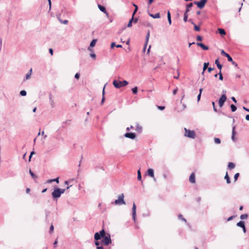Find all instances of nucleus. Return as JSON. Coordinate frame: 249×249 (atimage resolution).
<instances>
[{"label":"nucleus","mask_w":249,"mask_h":249,"mask_svg":"<svg viewBox=\"0 0 249 249\" xmlns=\"http://www.w3.org/2000/svg\"><path fill=\"white\" fill-rule=\"evenodd\" d=\"M65 189H59L56 188L52 193V197L53 199H57L60 197L61 195L65 191Z\"/></svg>","instance_id":"1"},{"label":"nucleus","mask_w":249,"mask_h":249,"mask_svg":"<svg viewBox=\"0 0 249 249\" xmlns=\"http://www.w3.org/2000/svg\"><path fill=\"white\" fill-rule=\"evenodd\" d=\"M128 84V82L126 80L120 81L117 80H114L113 81V86L117 89H120L122 87L126 86Z\"/></svg>","instance_id":"2"},{"label":"nucleus","mask_w":249,"mask_h":249,"mask_svg":"<svg viewBox=\"0 0 249 249\" xmlns=\"http://www.w3.org/2000/svg\"><path fill=\"white\" fill-rule=\"evenodd\" d=\"M111 204H115L117 205L125 204V202L124 200V195L123 194L119 195L118 199H116L114 202H111Z\"/></svg>","instance_id":"3"},{"label":"nucleus","mask_w":249,"mask_h":249,"mask_svg":"<svg viewBox=\"0 0 249 249\" xmlns=\"http://www.w3.org/2000/svg\"><path fill=\"white\" fill-rule=\"evenodd\" d=\"M184 136L186 137H188L191 139H195L196 134L194 130H190L189 129H187L186 128H184Z\"/></svg>","instance_id":"4"},{"label":"nucleus","mask_w":249,"mask_h":249,"mask_svg":"<svg viewBox=\"0 0 249 249\" xmlns=\"http://www.w3.org/2000/svg\"><path fill=\"white\" fill-rule=\"evenodd\" d=\"M102 243L106 246L108 245L109 244L111 243V240L110 238V236L109 234L103 237V239L102 240Z\"/></svg>","instance_id":"5"},{"label":"nucleus","mask_w":249,"mask_h":249,"mask_svg":"<svg viewBox=\"0 0 249 249\" xmlns=\"http://www.w3.org/2000/svg\"><path fill=\"white\" fill-rule=\"evenodd\" d=\"M227 100V97L225 94H223V95L220 97L218 100V104L220 107H222L224 105L225 102Z\"/></svg>","instance_id":"6"},{"label":"nucleus","mask_w":249,"mask_h":249,"mask_svg":"<svg viewBox=\"0 0 249 249\" xmlns=\"http://www.w3.org/2000/svg\"><path fill=\"white\" fill-rule=\"evenodd\" d=\"M207 0H201L199 1H195L194 3L197 5V7L199 8H203L205 4L206 3Z\"/></svg>","instance_id":"7"},{"label":"nucleus","mask_w":249,"mask_h":249,"mask_svg":"<svg viewBox=\"0 0 249 249\" xmlns=\"http://www.w3.org/2000/svg\"><path fill=\"white\" fill-rule=\"evenodd\" d=\"M132 218L134 220V222H136V205L134 203L133 204V207L132 209Z\"/></svg>","instance_id":"8"},{"label":"nucleus","mask_w":249,"mask_h":249,"mask_svg":"<svg viewBox=\"0 0 249 249\" xmlns=\"http://www.w3.org/2000/svg\"><path fill=\"white\" fill-rule=\"evenodd\" d=\"M124 136L131 139H134L136 138V134L132 132L126 133L124 134Z\"/></svg>","instance_id":"9"},{"label":"nucleus","mask_w":249,"mask_h":249,"mask_svg":"<svg viewBox=\"0 0 249 249\" xmlns=\"http://www.w3.org/2000/svg\"><path fill=\"white\" fill-rule=\"evenodd\" d=\"M221 53L222 55L227 57L229 61H232V58L231 57L228 53H226L224 50H222L221 51Z\"/></svg>","instance_id":"10"},{"label":"nucleus","mask_w":249,"mask_h":249,"mask_svg":"<svg viewBox=\"0 0 249 249\" xmlns=\"http://www.w3.org/2000/svg\"><path fill=\"white\" fill-rule=\"evenodd\" d=\"M149 37H150V33L148 31V33L146 34V36L145 42L144 46V47H143V51H145V50L146 49V46L147 45V43H148V41H149Z\"/></svg>","instance_id":"11"},{"label":"nucleus","mask_w":249,"mask_h":249,"mask_svg":"<svg viewBox=\"0 0 249 249\" xmlns=\"http://www.w3.org/2000/svg\"><path fill=\"white\" fill-rule=\"evenodd\" d=\"M147 173L148 176L152 178L155 181H156V178L154 176V170L152 169H149L147 170Z\"/></svg>","instance_id":"12"},{"label":"nucleus","mask_w":249,"mask_h":249,"mask_svg":"<svg viewBox=\"0 0 249 249\" xmlns=\"http://www.w3.org/2000/svg\"><path fill=\"white\" fill-rule=\"evenodd\" d=\"M98 7L101 11H102V12H104L105 14H106V15L107 17L108 16V13L107 12L106 8L104 6H103L100 4H98Z\"/></svg>","instance_id":"13"},{"label":"nucleus","mask_w":249,"mask_h":249,"mask_svg":"<svg viewBox=\"0 0 249 249\" xmlns=\"http://www.w3.org/2000/svg\"><path fill=\"white\" fill-rule=\"evenodd\" d=\"M189 181L192 183H194L196 182L195 175L194 173H192L189 177Z\"/></svg>","instance_id":"14"},{"label":"nucleus","mask_w":249,"mask_h":249,"mask_svg":"<svg viewBox=\"0 0 249 249\" xmlns=\"http://www.w3.org/2000/svg\"><path fill=\"white\" fill-rule=\"evenodd\" d=\"M235 129V126H233L232 127V136H231V140L233 142L236 141V139L235 138V135L236 134Z\"/></svg>","instance_id":"15"},{"label":"nucleus","mask_w":249,"mask_h":249,"mask_svg":"<svg viewBox=\"0 0 249 249\" xmlns=\"http://www.w3.org/2000/svg\"><path fill=\"white\" fill-rule=\"evenodd\" d=\"M196 45L198 46H199V47H201L202 48V49L204 50H208L209 49V48H208V46L204 45L202 43L197 42V43H196Z\"/></svg>","instance_id":"16"},{"label":"nucleus","mask_w":249,"mask_h":249,"mask_svg":"<svg viewBox=\"0 0 249 249\" xmlns=\"http://www.w3.org/2000/svg\"><path fill=\"white\" fill-rule=\"evenodd\" d=\"M32 72V69H30V70L26 74L25 78H24V81H25V80L30 79Z\"/></svg>","instance_id":"17"},{"label":"nucleus","mask_w":249,"mask_h":249,"mask_svg":"<svg viewBox=\"0 0 249 249\" xmlns=\"http://www.w3.org/2000/svg\"><path fill=\"white\" fill-rule=\"evenodd\" d=\"M49 102L52 107H53L54 106V102L53 99L52 95L51 94H49Z\"/></svg>","instance_id":"18"},{"label":"nucleus","mask_w":249,"mask_h":249,"mask_svg":"<svg viewBox=\"0 0 249 249\" xmlns=\"http://www.w3.org/2000/svg\"><path fill=\"white\" fill-rule=\"evenodd\" d=\"M149 16L154 18H160V13H158L156 14H149Z\"/></svg>","instance_id":"19"},{"label":"nucleus","mask_w":249,"mask_h":249,"mask_svg":"<svg viewBox=\"0 0 249 249\" xmlns=\"http://www.w3.org/2000/svg\"><path fill=\"white\" fill-rule=\"evenodd\" d=\"M193 3H190L186 5V9L185 13H188L189 11H190L191 7L193 6Z\"/></svg>","instance_id":"20"},{"label":"nucleus","mask_w":249,"mask_h":249,"mask_svg":"<svg viewBox=\"0 0 249 249\" xmlns=\"http://www.w3.org/2000/svg\"><path fill=\"white\" fill-rule=\"evenodd\" d=\"M235 165L233 162H229L228 167L230 170L233 169V168H235Z\"/></svg>","instance_id":"21"},{"label":"nucleus","mask_w":249,"mask_h":249,"mask_svg":"<svg viewBox=\"0 0 249 249\" xmlns=\"http://www.w3.org/2000/svg\"><path fill=\"white\" fill-rule=\"evenodd\" d=\"M224 178L226 180V182L228 184H230L231 183V179L227 172L225 175Z\"/></svg>","instance_id":"22"},{"label":"nucleus","mask_w":249,"mask_h":249,"mask_svg":"<svg viewBox=\"0 0 249 249\" xmlns=\"http://www.w3.org/2000/svg\"><path fill=\"white\" fill-rule=\"evenodd\" d=\"M101 238L99 232H96L94 234V239L95 240L98 241Z\"/></svg>","instance_id":"23"},{"label":"nucleus","mask_w":249,"mask_h":249,"mask_svg":"<svg viewBox=\"0 0 249 249\" xmlns=\"http://www.w3.org/2000/svg\"><path fill=\"white\" fill-rule=\"evenodd\" d=\"M236 225L238 227L243 228V227L245 226V223L243 221H240L237 223Z\"/></svg>","instance_id":"24"},{"label":"nucleus","mask_w":249,"mask_h":249,"mask_svg":"<svg viewBox=\"0 0 249 249\" xmlns=\"http://www.w3.org/2000/svg\"><path fill=\"white\" fill-rule=\"evenodd\" d=\"M218 31L219 32V33L221 35H226V32L225 31V30L223 29H221V28H218Z\"/></svg>","instance_id":"25"},{"label":"nucleus","mask_w":249,"mask_h":249,"mask_svg":"<svg viewBox=\"0 0 249 249\" xmlns=\"http://www.w3.org/2000/svg\"><path fill=\"white\" fill-rule=\"evenodd\" d=\"M209 64V62H207V63L205 62L204 63L203 68V72L202 73V74L204 73V71L207 69Z\"/></svg>","instance_id":"26"},{"label":"nucleus","mask_w":249,"mask_h":249,"mask_svg":"<svg viewBox=\"0 0 249 249\" xmlns=\"http://www.w3.org/2000/svg\"><path fill=\"white\" fill-rule=\"evenodd\" d=\"M97 40L96 39H93L91 42L90 43V47H93L95 46V44L96 43Z\"/></svg>","instance_id":"27"},{"label":"nucleus","mask_w":249,"mask_h":249,"mask_svg":"<svg viewBox=\"0 0 249 249\" xmlns=\"http://www.w3.org/2000/svg\"><path fill=\"white\" fill-rule=\"evenodd\" d=\"M137 174H138V177H137L138 180H142V176H141V171H140V169L138 170Z\"/></svg>","instance_id":"28"},{"label":"nucleus","mask_w":249,"mask_h":249,"mask_svg":"<svg viewBox=\"0 0 249 249\" xmlns=\"http://www.w3.org/2000/svg\"><path fill=\"white\" fill-rule=\"evenodd\" d=\"M99 233L100 235L101 236V237H102V238L106 236L105 235V231L104 229L101 230Z\"/></svg>","instance_id":"29"},{"label":"nucleus","mask_w":249,"mask_h":249,"mask_svg":"<svg viewBox=\"0 0 249 249\" xmlns=\"http://www.w3.org/2000/svg\"><path fill=\"white\" fill-rule=\"evenodd\" d=\"M192 24L194 25V29L195 31H200V28L199 26L196 25L193 21L191 22Z\"/></svg>","instance_id":"30"},{"label":"nucleus","mask_w":249,"mask_h":249,"mask_svg":"<svg viewBox=\"0 0 249 249\" xmlns=\"http://www.w3.org/2000/svg\"><path fill=\"white\" fill-rule=\"evenodd\" d=\"M136 130L138 131V132H141L142 130V126H141L139 124H137V126H136Z\"/></svg>","instance_id":"31"},{"label":"nucleus","mask_w":249,"mask_h":249,"mask_svg":"<svg viewBox=\"0 0 249 249\" xmlns=\"http://www.w3.org/2000/svg\"><path fill=\"white\" fill-rule=\"evenodd\" d=\"M133 20V18L132 17L131 19H130L128 23L127 27L130 28L132 26V23Z\"/></svg>","instance_id":"32"},{"label":"nucleus","mask_w":249,"mask_h":249,"mask_svg":"<svg viewBox=\"0 0 249 249\" xmlns=\"http://www.w3.org/2000/svg\"><path fill=\"white\" fill-rule=\"evenodd\" d=\"M231 108L232 112H234L236 111L237 108L234 105H231Z\"/></svg>","instance_id":"33"},{"label":"nucleus","mask_w":249,"mask_h":249,"mask_svg":"<svg viewBox=\"0 0 249 249\" xmlns=\"http://www.w3.org/2000/svg\"><path fill=\"white\" fill-rule=\"evenodd\" d=\"M214 142L216 144H219L221 143V141L219 138H215L214 139Z\"/></svg>","instance_id":"34"},{"label":"nucleus","mask_w":249,"mask_h":249,"mask_svg":"<svg viewBox=\"0 0 249 249\" xmlns=\"http://www.w3.org/2000/svg\"><path fill=\"white\" fill-rule=\"evenodd\" d=\"M188 17V15L187 13L185 12L184 15V18H183V20L185 22H186L187 21Z\"/></svg>","instance_id":"35"},{"label":"nucleus","mask_w":249,"mask_h":249,"mask_svg":"<svg viewBox=\"0 0 249 249\" xmlns=\"http://www.w3.org/2000/svg\"><path fill=\"white\" fill-rule=\"evenodd\" d=\"M26 94H27V92L25 90H22L21 91H20V95H21L22 96H26Z\"/></svg>","instance_id":"36"},{"label":"nucleus","mask_w":249,"mask_h":249,"mask_svg":"<svg viewBox=\"0 0 249 249\" xmlns=\"http://www.w3.org/2000/svg\"><path fill=\"white\" fill-rule=\"evenodd\" d=\"M248 216V215L247 214H243L241 215L240 218L241 219H245L247 218Z\"/></svg>","instance_id":"37"},{"label":"nucleus","mask_w":249,"mask_h":249,"mask_svg":"<svg viewBox=\"0 0 249 249\" xmlns=\"http://www.w3.org/2000/svg\"><path fill=\"white\" fill-rule=\"evenodd\" d=\"M132 91L133 94H136L138 92V88L137 87H134L132 89Z\"/></svg>","instance_id":"38"},{"label":"nucleus","mask_w":249,"mask_h":249,"mask_svg":"<svg viewBox=\"0 0 249 249\" xmlns=\"http://www.w3.org/2000/svg\"><path fill=\"white\" fill-rule=\"evenodd\" d=\"M178 218H179V219H180V220H182V221H184L185 222H187V221H186V220L184 218H183V216H182V215L181 214H179V215H178Z\"/></svg>","instance_id":"39"},{"label":"nucleus","mask_w":249,"mask_h":249,"mask_svg":"<svg viewBox=\"0 0 249 249\" xmlns=\"http://www.w3.org/2000/svg\"><path fill=\"white\" fill-rule=\"evenodd\" d=\"M239 176V173H237L236 174H235L234 175V181H236V180H237L238 177Z\"/></svg>","instance_id":"40"},{"label":"nucleus","mask_w":249,"mask_h":249,"mask_svg":"<svg viewBox=\"0 0 249 249\" xmlns=\"http://www.w3.org/2000/svg\"><path fill=\"white\" fill-rule=\"evenodd\" d=\"M218 74H219V79L220 80H223V77L222 74L221 73V71H219V73H218Z\"/></svg>","instance_id":"41"},{"label":"nucleus","mask_w":249,"mask_h":249,"mask_svg":"<svg viewBox=\"0 0 249 249\" xmlns=\"http://www.w3.org/2000/svg\"><path fill=\"white\" fill-rule=\"evenodd\" d=\"M29 173H30V174L31 175V176L33 178H36V175L33 173V172L31 171V170H29Z\"/></svg>","instance_id":"42"},{"label":"nucleus","mask_w":249,"mask_h":249,"mask_svg":"<svg viewBox=\"0 0 249 249\" xmlns=\"http://www.w3.org/2000/svg\"><path fill=\"white\" fill-rule=\"evenodd\" d=\"M54 230V227L53 224H52L50 228V233H52Z\"/></svg>","instance_id":"43"},{"label":"nucleus","mask_w":249,"mask_h":249,"mask_svg":"<svg viewBox=\"0 0 249 249\" xmlns=\"http://www.w3.org/2000/svg\"><path fill=\"white\" fill-rule=\"evenodd\" d=\"M59 21H60L61 23L64 24H67L68 22V21L67 20H61L59 19Z\"/></svg>","instance_id":"44"},{"label":"nucleus","mask_w":249,"mask_h":249,"mask_svg":"<svg viewBox=\"0 0 249 249\" xmlns=\"http://www.w3.org/2000/svg\"><path fill=\"white\" fill-rule=\"evenodd\" d=\"M212 105H213V109L214 111L215 112H217V109H216V108L215 107V104H214V102H212Z\"/></svg>","instance_id":"45"},{"label":"nucleus","mask_w":249,"mask_h":249,"mask_svg":"<svg viewBox=\"0 0 249 249\" xmlns=\"http://www.w3.org/2000/svg\"><path fill=\"white\" fill-rule=\"evenodd\" d=\"M217 67L218 69L219 70V71H221V70H222V65L220 64L219 65H217Z\"/></svg>","instance_id":"46"},{"label":"nucleus","mask_w":249,"mask_h":249,"mask_svg":"<svg viewBox=\"0 0 249 249\" xmlns=\"http://www.w3.org/2000/svg\"><path fill=\"white\" fill-rule=\"evenodd\" d=\"M178 88H176L175 89H174L173 91V95H176L178 92Z\"/></svg>","instance_id":"47"},{"label":"nucleus","mask_w":249,"mask_h":249,"mask_svg":"<svg viewBox=\"0 0 249 249\" xmlns=\"http://www.w3.org/2000/svg\"><path fill=\"white\" fill-rule=\"evenodd\" d=\"M138 7H136V8H135V10L133 13V14H132V17L133 18L134 15L136 14V13L137 12V10H138Z\"/></svg>","instance_id":"48"},{"label":"nucleus","mask_w":249,"mask_h":249,"mask_svg":"<svg viewBox=\"0 0 249 249\" xmlns=\"http://www.w3.org/2000/svg\"><path fill=\"white\" fill-rule=\"evenodd\" d=\"M196 39L198 41H201L202 40V37L200 36H197L196 37Z\"/></svg>","instance_id":"49"},{"label":"nucleus","mask_w":249,"mask_h":249,"mask_svg":"<svg viewBox=\"0 0 249 249\" xmlns=\"http://www.w3.org/2000/svg\"><path fill=\"white\" fill-rule=\"evenodd\" d=\"M79 77H80V74L79 73H76L75 74V76H74V77L76 79H79Z\"/></svg>","instance_id":"50"},{"label":"nucleus","mask_w":249,"mask_h":249,"mask_svg":"<svg viewBox=\"0 0 249 249\" xmlns=\"http://www.w3.org/2000/svg\"><path fill=\"white\" fill-rule=\"evenodd\" d=\"M90 56L91 57H92L93 59H95L96 58V54L94 53H91L90 54Z\"/></svg>","instance_id":"51"},{"label":"nucleus","mask_w":249,"mask_h":249,"mask_svg":"<svg viewBox=\"0 0 249 249\" xmlns=\"http://www.w3.org/2000/svg\"><path fill=\"white\" fill-rule=\"evenodd\" d=\"M158 108L160 110H163L165 108L164 106H158Z\"/></svg>","instance_id":"52"},{"label":"nucleus","mask_w":249,"mask_h":249,"mask_svg":"<svg viewBox=\"0 0 249 249\" xmlns=\"http://www.w3.org/2000/svg\"><path fill=\"white\" fill-rule=\"evenodd\" d=\"M53 179V182L55 181L57 183H59V178H56Z\"/></svg>","instance_id":"53"},{"label":"nucleus","mask_w":249,"mask_h":249,"mask_svg":"<svg viewBox=\"0 0 249 249\" xmlns=\"http://www.w3.org/2000/svg\"><path fill=\"white\" fill-rule=\"evenodd\" d=\"M35 154V152L34 151H32L31 154H30V155L29 156V160H31V158L32 156L33 155Z\"/></svg>","instance_id":"54"},{"label":"nucleus","mask_w":249,"mask_h":249,"mask_svg":"<svg viewBox=\"0 0 249 249\" xmlns=\"http://www.w3.org/2000/svg\"><path fill=\"white\" fill-rule=\"evenodd\" d=\"M214 68H212L211 67H209L208 68V71L209 72H211L212 71H213Z\"/></svg>","instance_id":"55"},{"label":"nucleus","mask_w":249,"mask_h":249,"mask_svg":"<svg viewBox=\"0 0 249 249\" xmlns=\"http://www.w3.org/2000/svg\"><path fill=\"white\" fill-rule=\"evenodd\" d=\"M57 243H58V241H57V240L56 239L53 243V246H54V248H55L56 247V245H57Z\"/></svg>","instance_id":"56"},{"label":"nucleus","mask_w":249,"mask_h":249,"mask_svg":"<svg viewBox=\"0 0 249 249\" xmlns=\"http://www.w3.org/2000/svg\"><path fill=\"white\" fill-rule=\"evenodd\" d=\"M215 64L216 65V66H217V65L220 64L218 59H216V60H215Z\"/></svg>","instance_id":"57"},{"label":"nucleus","mask_w":249,"mask_h":249,"mask_svg":"<svg viewBox=\"0 0 249 249\" xmlns=\"http://www.w3.org/2000/svg\"><path fill=\"white\" fill-rule=\"evenodd\" d=\"M116 44H115V42H112L111 43V48H113L114 46H116Z\"/></svg>","instance_id":"58"},{"label":"nucleus","mask_w":249,"mask_h":249,"mask_svg":"<svg viewBox=\"0 0 249 249\" xmlns=\"http://www.w3.org/2000/svg\"><path fill=\"white\" fill-rule=\"evenodd\" d=\"M231 99L235 103H237V101H236V99L234 97H232L231 98Z\"/></svg>","instance_id":"59"},{"label":"nucleus","mask_w":249,"mask_h":249,"mask_svg":"<svg viewBox=\"0 0 249 249\" xmlns=\"http://www.w3.org/2000/svg\"><path fill=\"white\" fill-rule=\"evenodd\" d=\"M53 182V179H49V180H47V181H46V182L48 183H52Z\"/></svg>","instance_id":"60"},{"label":"nucleus","mask_w":249,"mask_h":249,"mask_svg":"<svg viewBox=\"0 0 249 249\" xmlns=\"http://www.w3.org/2000/svg\"><path fill=\"white\" fill-rule=\"evenodd\" d=\"M168 19V22H169V25H171V23H172V21H171V18H169Z\"/></svg>","instance_id":"61"},{"label":"nucleus","mask_w":249,"mask_h":249,"mask_svg":"<svg viewBox=\"0 0 249 249\" xmlns=\"http://www.w3.org/2000/svg\"><path fill=\"white\" fill-rule=\"evenodd\" d=\"M99 244H100V243H99L98 241H96H96H95V245L96 246H97V247H99Z\"/></svg>","instance_id":"62"},{"label":"nucleus","mask_w":249,"mask_h":249,"mask_svg":"<svg viewBox=\"0 0 249 249\" xmlns=\"http://www.w3.org/2000/svg\"><path fill=\"white\" fill-rule=\"evenodd\" d=\"M243 108L244 110H246V111H247L249 112V108H246L245 107H243Z\"/></svg>","instance_id":"63"},{"label":"nucleus","mask_w":249,"mask_h":249,"mask_svg":"<svg viewBox=\"0 0 249 249\" xmlns=\"http://www.w3.org/2000/svg\"><path fill=\"white\" fill-rule=\"evenodd\" d=\"M246 120L247 121H249V114H248L246 116V117H245Z\"/></svg>","instance_id":"64"}]
</instances>
